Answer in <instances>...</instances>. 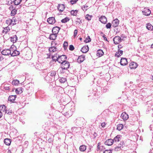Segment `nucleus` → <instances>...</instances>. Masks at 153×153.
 <instances>
[{"instance_id":"obj_22","label":"nucleus","mask_w":153,"mask_h":153,"mask_svg":"<svg viewBox=\"0 0 153 153\" xmlns=\"http://www.w3.org/2000/svg\"><path fill=\"white\" fill-rule=\"evenodd\" d=\"M10 38V41L13 43L16 42L17 40V37L16 35L13 36Z\"/></svg>"},{"instance_id":"obj_28","label":"nucleus","mask_w":153,"mask_h":153,"mask_svg":"<svg viewBox=\"0 0 153 153\" xmlns=\"http://www.w3.org/2000/svg\"><path fill=\"white\" fill-rule=\"evenodd\" d=\"M49 51L50 52H54L57 50V48L54 46H52L49 48Z\"/></svg>"},{"instance_id":"obj_41","label":"nucleus","mask_w":153,"mask_h":153,"mask_svg":"<svg viewBox=\"0 0 153 153\" xmlns=\"http://www.w3.org/2000/svg\"><path fill=\"white\" fill-rule=\"evenodd\" d=\"M6 23L9 25H11L12 23L11 19H8L6 21Z\"/></svg>"},{"instance_id":"obj_29","label":"nucleus","mask_w":153,"mask_h":153,"mask_svg":"<svg viewBox=\"0 0 153 153\" xmlns=\"http://www.w3.org/2000/svg\"><path fill=\"white\" fill-rule=\"evenodd\" d=\"M72 114V112H71V111H69L68 112H66L64 113L65 115L68 118L71 116Z\"/></svg>"},{"instance_id":"obj_44","label":"nucleus","mask_w":153,"mask_h":153,"mask_svg":"<svg viewBox=\"0 0 153 153\" xmlns=\"http://www.w3.org/2000/svg\"><path fill=\"white\" fill-rule=\"evenodd\" d=\"M57 60L59 63H61V65L64 62H63L62 60H61V58L59 57V55H58V59Z\"/></svg>"},{"instance_id":"obj_59","label":"nucleus","mask_w":153,"mask_h":153,"mask_svg":"<svg viewBox=\"0 0 153 153\" xmlns=\"http://www.w3.org/2000/svg\"><path fill=\"white\" fill-rule=\"evenodd\" d=\"M100 143H99L97 144V149H98L99 150H100Z\"/></svg>"},{"instance_id":"obj_14","label":"nucleus","mask_w":153,"mask_h":153,"mask_svg":"<svg viewBox=\"0 0 153 153\" xmlns=\"http://www.w3.org/2000/svg\"><path fill=\"white\" fill-rule=\"evenodd\" d=\"M89 50V48L88 45L83 46L81 50L82 51L83 53H87Z\"/></svg>"},{"instance_id":"obj_17","label":"nucleus","mask_w":153,"mask_h":153,"mask_svg":"<svg viewBox=\"0 0 153 153\" xmlns=\"http://www.w3.org/2000/svg\"><path fill=\"white\" fill-rule=\"evenodd\" d=\"M121 117L124 120H126L128 118V115L125 112H123L121 114Z\"/></svg>"},{"instance_id":"obj_58","label":"nucleus","mask_w":153,"mask_h":153,"mask_svg":"<svg viewBox=\"0 0 153 153\" xmlns=\"http://www.w3.org/2000/svg\"><path fill=\"white\" fill-rule=\"evenodd\" d=\"M9 9L10 10H13V9H15L14 8V7L12 5H11L10 6V7H9Z\"/></svg>"},{"instance_id":"obj_13","label":"nucleus","mask_w":153,"mask_h":153,"mask_svg":"<svg viewBox=\"0 0 153 153\" xmlns=\"http://www.w3.org/2000/svg\"><path fill=\"white\" fill-rule=\"evenodd\" d=\"M120 64L122 65H125L127 64V59L124 58H121L120 60Z\"/></svg>"},{"instance_id":"obj_48","label":"nucleus","mask_w":153,"mask_h":153,"mask_svg":"<svg viewBox=\"0 0 153 153\" xmlns=\"http://www.w3.org/2000/svg\"><path fill=\"white\" fill-rule=\"evenodd\" d=\"M48 141L49 143H51L53 142V139L52 137H51L48 139Z\"/></svg>"},{"instance_id":"obj_12","label":"nucleus","mask_w":153,"mask_h":153,"mask_svg":"<svg viewBox=\"0 0 153 153\" xmlns=\"http://www.w3.org/2000/svg\"><path fill=\"white\" fill-rule=\"evenodd\" d=\"M48 22L50 24H53L55 22V20L54 17H51L47 19Z\"/></svg>"},{"instance_id":"obj_37","label":"nucleus","mask_w":153,"mask_h":153,"mask_svg":"<svg viewBox=\"0 0 153 153\" xmlns=\"http://www.w3.org/2000/svg\"><path fill=\"white\" fill-rule=\"evenodd\" d=\"M59 81L61 83H64L66 81V79L65 78L61 77L59 79Z\"/></svg>"},{"instance_id":"obj_49","label":"nucleus","mask_w":153,"mask_h":153,"mask_svg":"<svg viewBox=\"0 0 153 153\" xmlns=\"http://www.w3.org/2000/svg\"><path fill=\"white\" fill-rule=\"evenodd\" d=\"M68 45V42L66 41L64 42L63 44V46L64 48H66Z\"/></svg>"},{"instance_id":"obj_51","label":"nucleus","mask_w":153,"mask_h":153,"mask_svg":"<svg viewBox=\"0 0 153 153\" xmlns=\"http://www.w3.org/2000/svg\"><path fill=\"white\" fill-rule=\"evenodd\" d=\"M78 0H71L70 1L72 4H73L76 3Z\"/></svg>"},{"instance_id":"obj_64","label":"nucleus","mask_w":153,"mask_h":153,"mask_svg":"<svg viewBox=\"0 0 153 153\" xmlns=\"http://www.w3.org/2000/svg\"><path fill=\"white\" fill-rule=\"evenodd\" d=\"M122 48L121 45H118V49H120V48Z\"/></svg>"},{"instance_id":"obj_27","label":"nucleus","mask_w":153,"mask_h":153,"mask_svg":"<svg viewBox=\"0 0 153 153\" xmlns=\"http://www.w3.org/2000/svg\"><path fill=\"white\" fill-rule=\"evenodd\" d=\"M22 89H23L21 87L18 88L16 89V92L18 94H21L23 92Z\"/></svg>"},{"instance_id":"obj_9","label":"nucleus","mask_w":153,"mask_h":153,"mask_svg":"<svg viewBox=\"0 0 153 153\" xmlns=\"http://www.w3.org/2000/svg\"><path fill=\"white\" fill-rule=\"evenodd\" d=\"M16 97V95H11L9 97L8 100L11 103H13L14 102V101L15 100Z\"/></svg>"},{"instance_id":"obj_7","label":"nucleus","mask_w":153,"mask_h":153,"mask_svg":"<svg viewBox=\"0 0 153 153\" xmlns=\"http://www.w3.org/2000/svg\"><path fill=\"white\" fill-rule=\"evenodd\" d=\"M138 65L137 63L133 62L130 63L129 64V67L131 69H135L137 67Z\"/></svg>"},{"instance_id":"obj_42","label":"nucleus","mask_w":153,"mask_h":153,"mask_svg":"<svg viewBox=\"0 0 153 153\" xmlns=\"http://www.w3.org/2000/svg\"><path fill=\"white\" fill-rule=\"evenodd\" d=\"M124 144V142H123L120 141L119 143L118 144V145L117 146L121 148V147L123 148V145Z\"/></svg>"},{"instance_id":"obj_40","label":"nucleus","mask_w":153,"mask_h":153,"mask_svg":"<svg viewBox=\"0 0 153 153\" xmlns=\"http://www.w3.org/2000/svg\"><path fill=\"white\" fill-rule=\"evenodd\" d=\"M17 10L16 9H13L11 11V15L12 16H13L16 13Z\"/></svg>"},{"instance_id":"obj_32","label":"nucleus","mask_w":153,"mask_h":153,"mask_svg":"<svg viewBox=\"0 0 153 153\" xmlns=\"http://www.w3.org/2000/svg\"><path fill=\"white\" fill-rule=\"evenodd\" d=\"M123 126L122 124H120L117 125V129L119 131H120L122 130L123 128Z\"/></svg>"},{"instance_id":"obj_25","label":"nucleus","mask_w":153,"mask_h":153,"mask_svg":"<svg viewBox=\"0 0 153 153\" xmlns=\"http://www.w3.org/2000/svg\"><path fill=\"white\" fill-rule=\"evenodd\" d=\"M121 140V138L119 135H117L115 137L113 140H114V143H115L116 142H119V141Z\"/></svg>"},{"instance_id":"obj_19","label":"nucleus","mask_w":153,"mask_h":153,"mask_svg":"<svg viewBox=\"0 0 153 153\" xmlns=\"http://www.w3.org/2000/svg\"><path fill=\"white\" fill-rule=\"evenodd\" d=\"M57 36V35L52 33L50 35L49 38L51 40H54L56 39Z\"/></svg>"},{"instance_id":"obj_38","label":"nucleus","mask_w":153,"mask_h":153,"mask_svg":"<svg viewBox=\"0 0 153 153\" xmlns=\"http://www.w3.org/2000/svg\"><path fill=\"white\" fill-rule=\"evenodd\" d=\"M69 20V19L68 17H66L64 19H62L61 22L62 23H65L68 22Z\"/></svg>"},{"instance_id":"obj_16","label":"nucleus","mask_w":153,"mask_h":153,"mask_svg":"<svg viewBox=\"0 0 153 153\" xmlns=\"http://www.w3.org/2000/svg\"><path fill=\"white\" fill-rule=\"evenodd\" d=\"M119 20L117 19H116L112 22V26L114 27H115L118 26L119 24Z\"/></svg>"},{"instance_id":"obj_57","label":"nucleus","mask_w":153,"mask_h":153,"mask_svg":"<svg viewBox=\"0 0 153 153\" xmlns=\"http://www.w3.org/2000/svg\"><path fill=\"white\" fill-rule=\"evenodd\" d=\"M3 59L4 58L2 56V54H0V61H2Z\"/></svg>"},{"instance_id":"obj_43","label":"nucleus","mask_w":153,"mask_h":153,"mask_svg":"<svg viewBox=\"0 0 153 153\" xmlns=\"http://www.w3.org/2000/svg\"><path fill=\"white\" fill-rule=\"evenodd\" d=\"M91 41V39L90 36H88L85 39L84 42L86 43L89 42H90Z\"/></svg>"},{"instance_id":"obj_62","label":"nucleus","mask_w":153,"mask_h":153,"mask_svg":"<svg viewBox=\"0 0 153 153\" xmlns=\"http://www.w3.org/2000/svg\"><path fill=\"white\" fill-rule=\"evenodd\" d=\"M118 52H119L120 54L121 55H122L123 54V51H122V50L119 51H118Z\"/></svg>"},{"instance_id":"obj_53","label":"nucleus","mask_w":153,"mask_h":153,"mask_svg":"<svg viewBox=\"0 0 153 153\" xmlns=\"http://www.w3.org/2000/svg\"><path fill=\"white\" fill-rule=\"evenodd\" d=\"M121 56V55L119 53V52H117L116 53L115 56V57H120Z\"/></svg>"},{"instance_id":"obj_30","label":"nucleus","mask_w":153,"mask_h":153,"mask_svg":"<svg viewBox=\"0 0 153 153\" xmlns=\"http://www.w3.org/2000/svg\"><path fill=\"white\" fill-rule=\"evenodd\" d=\"M86 146L84 145H82L79 147V150L81 151L84 152L86 149Z\"/></svg>"},{"instance_id":"obj_26","label":"nucleus","mask_w":153,"mask_h":153,"mask_svg":"<svg viewBox=\"0 0 153 153\" xmlns=\"http://www.w3.org/2000/svg\"><path fill=\"white\" fill-rule=\"evenodd\" d=\"M4 143L6 145L9 146L11 143V140L10 139L6 138L4 140Z\"/></svg>"},{"instance_id":"obj_33","label":"nucleus","mask_w":153,"mask_h":153,"mask_svg":"<svg viewBox=\"0 0 153 153\" xmlns=\"http://www.w3.org/2000/svg\"><path fill=\"white\" fill-rule=\"evenodd\" d=\"M59 57L63 62H65L66 61L65 60L67 59V56L65 55H62L61 56H59Z\"/></svg>"},{"instance_id":"obj_20","label":"nucleus","mask_w":153,"mask_h":153,"mask_svg":"<svg viewBox=\"0 0 153 153\" xmlns=\"http://www.w3.org/2000/svg\"><path fill=\"white\" fill-rule=\"evenodd\" d=\"M56 74V71H51L48 73V74L46 76V78L48 76H50L52 77H54L55 76Z\"/></svg>"},{"instance_id":"obj_50","label":"nucleus","mask_w":153,"mask_h":153,"mask_svg":"<svg viewBox=\"0 0 153 153\" xmlns=\"http://www.w3.org/2000/svg\"><path fill=\"white\" fill-rule=\"evenodd\" d=\"M121 149V148H120V147H119L117 146H116L114 148V150L115 151H119Z\"/></svg>"},{"instance_id":"obj_56","label":"nucleus","mask_w":153,"mask_h":153,"mask_svg":"<svg viewBox=\"0 0 153 153\" xmlns=\"http://www.w3.org/2000/svg\"><path fill=\"white\" fill-rule=\"evenodd\" d=\"M12 20V23H13V22H14V21L16 22L17 20L16 19V18L15 17H13L12 19H11Z\"/></svg>"},{"instance_id":"obj_36","label":"nucleus","mask_w":153,"mask_h":153,"mask_svg":"<svg viewBox=\"0 0 153 153\" xmlns=\"http://www.w3.org/2000/svg\"><path fill=\"white\" fill-rule=\"evenodd\" d=\"M88 6L85 4V5L81 6L82 9L83 10L86 11L88 9Z\"/></svg>"},{"instance_id":"obj_15","label":"nucleus","mask_w":153,"mask_h":153,"mask_svg":"<svg viewBox=\"0 0 153 153\" xmlns=\"http://www.w3.org/2000/svg\"><path fill=\"white\" fill-rule=\"evenodd\" d=\"M114 143V140L112 139H110L107 140L105 143L106 145L111 146Z\"/></svg>"},{"instance_id":"obj_4","label":"nucleus","mask_w":153,"mask_h":153,"mask_svg":"<svg viewBox=\"0 0 153 153\" xmlns=\"http://www.w3.org/2000/svg\"><path fill=\"white\" fill-rule=\"evenodd\" d=\"M11 47L9 49H4L1 51V54L4 55H7L11 54Z\"/></svg>"},{"instance_id":"obj_10","label":"nucleus","mask_w":153,"mask_h":153,"mask_svg":"<svg viewBox=\"0 0 153 153\" xmlns=\"http://www.w3.org/2000/svg\"><path fill=\"white\" fill-rule=\"evenodd\" d=\"M142 13L144 15L148 16L150 14L151 12L149 9L145 8L144 10L142 11Z\"/></svg>"},{"instance_id":"obj_21","label":"nucleus","mask_w":153,"mask_h":153,"mask_svg":"<svg viewBox=\"0 0 153 153\" xmlns=\"http://www.w3.org/2000/svg\"><path fill=\"white\" fill-rule=\"evenodd\" d=\"M103 52L101 49H99L97 51V55L99 57L103 55Z\"/></svg>"},{"instance_id":"obj_47","label":"nucleus","mask_w":153,"mask_h":153,"mask_svg":"<svg viewBox=\"0 0 153 153\" xmlns=\"http://www.w3.org/2000/svg\"><path fill=\"white\" fill-rule=\"evenodd\" d=\"M69 48L70 50L72 51L74 50V48L73 45H70L69 46Z\"/></svg>"},{"instance_id":"obj_60","label":"nucleus","mask_w":153,"mask_h":153,"mask_svg":"<svg viewBox=\"0 0 153 153\" xmlns=\"http://www.w3.org/2000/svg\"><path fill=\"white\" fill-rule=\"evenodd\" d=\"M105 124L104 123H102L101 124V126L102 127H104L105 126Z\"/></svg>"},{"instance_id":"obj_61","label":"nucleus","mask_w":153,"mask_h":153,"mask_svg":"<svg viewBox=\"0 0 153 153\" xmlns=\"http://www.w3.org/2000/svg\"><path fill=\"white\" fill-rule=\"evenodd\" d=\"M102 37L105 40L107 41V38L105 37V35H104L102 36Z\"/></svg>"},{"instance_id":"obj_55","label":"nucleus","mask_w":153,"mask_h":153,"mask_svg":"<svg viewBox=\"0 0 153 153\" xmlns=\"http://www.w3.org/2000/svg\"><path fill=\"white\" fill-rule=\"evenodd\" d=\"M77 30H74V37H75L76 36L77 34Z\"/></svg>"},{"instance_id":"obj_6","label":"nucleus","mask_w":153,"mask_h":153,"mask_svg":"<svg viewBox=\"0 0 153 153\" xmlns=\"http://www.w3.org/2000/svg\"><path fill=\"white\" fill-rule=\"evenodd\" d=\"M99 20L103 24H105L107 22V19L105 16H102L99 18Z\"/></svg>"},{"instance_id":"obj_45","label":"nucleus","mask_w":153,"mask_h":153,"mask_svg":"<svg viewBox=\"0 0 153 153\" xmlns=\"http://www.w3.org/2000/svg\"><path fill=\"white\" fill-rule=\"evenodd\" d=\"M111 23H108L106 25V27L107 29H110L111 28Z\"/></svg>"},{"instance_id":"obj_54","label":"nucleus","mask_w":153,"mask_h":153,"mask_svg":"<svg viewBox=\"0 0 153 153\" xmlns=\"http://www.w3.org/2000/svg\"><path fill=\"white\" fill-rule=\"evenodd\" d=\"M4 88L5 90H10V86H4Z\"/></svg>"},{"instance_id":"obj_18","label":"nucleus","mask_w":153,"mask_h":153,"mask_svg":"<svg viewBox=\"0 0 153 153\" xmlns=\"http://www.w3.org/2000/svg\"><path fill=\"white\" fill-rule=\"evenodd\" d=\"M65 8V7L64 4H59L58 7V10L60 11H63Z\"/></svg>"},{"instance_id":"obj_1","label":"nucleus","mask_w":153,"mask_h":153,"mask_svg":"<svg viewBox=\"0 0 153 153\" xmlns=\"http://www.w3.org/2000/svg\"><path fill=\"white\" fill-rule=\"evenodd\" d=\"M1 108V111H3V112H5V114L10 115L12 114V111L10 110H6V107L5 105H1L0 106V108Z\"/></svg>"},{"instance_id":"obj_24","label":"nucleus","mask_w":153,"mask_h":153,"mask_svg":"<svg viewBox=\"0 0 153 153\" xmlns=\"http://www.w3.org/2000/svg\"><path fill=\"white\" fill-rule=\"evenodd\" d=\"M146 27L148 30L151 31L153 30V26L150 23L146 24Z\"/></svg>"},{"instance_id":"obj_63","label":"nucleus","mask_w":153,"mask_h":153,"mask_svg":"<svg viewBox=\"0 0 153 153\" xmlns=\"http://www.w3.org/2000/svg\"><path fill=\"white\" fill-rule=\"evenodd\" d=\"M53 44H54L55 45H56V43H55V42H53V41H52V42H51V45L52 46H53Z\"/></svg>"},{"instance_id":"obj_2","label":"nucleus","mask_w":153,"mask_h":153,"mask_svg":"<svg viewBox=\"0 0 153 153\" xmlns=\"http://www.w3.org/2000/svg\"><path fill=\"white\" fill-rule=\"evenodd\" d=\"M61 65V68L63 70H67L70 65L69 62L67 61L64 62Z\"/></svg>"},{"instance_id":"obj_8","label":"nucleus","mask_w":153,"mask_h":153,"mask_svg":"<svg viewBox=\"0 0 153 153\" xmlns=\"http://www.w3.org/2000/svg\"><path fill=\"white\" fill-rule=\"evenodd\" d=\"M60 29V27L57 26L54 27L52 29V32L53 33L57 35Z\"/></svg>"},{"instance_id":"obj_5","label":"nucleus","mask_w":153,"mask_h":153,"mask_svg":"<svg viewBox=\"0 0 153 153\" xmlns=\"http://www.w3.org/2000/svg\"><path fill=\"white\" fill-rule=\"evenodd\" d=\"M113 40L115 44H117L121 42L122 39L120 36H115Z\"/></svg>"},{"instance_id":"obj_35","label":"nucleus","mask_w":153,"mask_h":153,"mask_svg":"<svg viewBox=\"0 0 153 153\" xmlns=\"http://www.w3.org/2000/svg\"><path fill=\"white\" fill-rule=\"evenodd\" d=\"M78 12V10H72L71 12V14L73 16H76Z\"/></svg>"},{"instance_id":"obj_34","label":"nucleus","mask_w":153,"mask_h":153,"mask_svg":"<svg viewBox=\"0 0 153 153\" xmlns=\"http://www.w3.org/2000/svg\"><path fill=\"white\" fill-rule=\"evenodd\" d=\"M19 81L17 79L14 80L12 82V84L13 85H17L19 83Z\"/></svg>"},{"instance_id":"obj_31","label":"nucleus","mask_w":153,"mask_h":153,"mask_svg":"<svg viewBox=\"0 0 153 153\" xmlns=\"http://www.w3.org/2000/svg\"><path fill=\"white\" fill-rule=\"evenodd\" d=\"M58 55L57 54H55L54 55L52 56V59L53 61L55 62L57 61V60L58 59Z\"/></svg>"},{"instance_id":"obj_23","label":"nucleus","mask_w":153,"mask_h":153,"mask_svg":"<svg viewBox=\"0 0 153 153\" xmlns=\"http://www.w3.org/2000/svg\"><path fill=\"white\" fill-rule=\"evenodd\" d=\"M11 1L10 2V4H12L13 2L15 5H18L20 2L22 1V0H11Z\"/></svg>"},{"instance_id":"obj_52","label":"nucleus","mask_w":153,"mask_h":153,"mask_svg":"<svg viewBox=\"0 0 153 153\" xmlns=\"http://www.w3.org/2000/svg\"><path fill=\"white\" fill-rule=\"evenodd\" d=\"M103 153H112L111 150H105Z\"/></svg>"},{"instance_id":"obj_46","label":"nucleus","mask_w":153,"mask_h":153,"mask_svg":"<svg viewBox=\"0 0 153 153\" xmlns=\"http://www.w3.org/2000/svg\"><path fill=\"white\" fill-rule=\"evenodd\" d=\"M41 66L39 64H36V68L37 69L40 70L42 69Z\"/></svg>"},{"instance_id":"obj_3","label":"nucleus","mask_w":153,"mask_h":153,"mask_svg":"<svg viewBox=\"0 0 153 153\" xmlns=\"http://www.w3.org/2000/svg\"><path fill=\"white\" fill-rule=\"evenodd\" d=\"M11 50H12V51H11L10 54V55L11 56H14L19 55L20 53L19 52L16 50L13 49L12 46L11 47Z\"/></svg>"},{"instance_id":"obj_39","label":"nucleus","mask_w":153,"mask_h":153,"mask_svg":"<svg viewBox=\"0 0 153 153\" xmlns=\"http://www.w3.org/2000/svg\"><path fill=\"white\" fill-rule=\"evenodd\" d=\"M92 17V16L90 15L89 14H87L85 16V19H87L88 21L91 20V18Z\"/></svg>"},{"instance_id":"obj_11","label":"nucleus","mask_w":153,"mask_h":153,"mask_svg":"<svg viewBox=\"0 0 153 153\" xmlns=\"http://www.w3.org/2000/svg\"><path fill=\"white\" fill-rule=\"evenodd\" d=\"M85 59V56L84 55H81L79 56L77 61L79 63H81Z\"/></svg>"}]
</instances>
